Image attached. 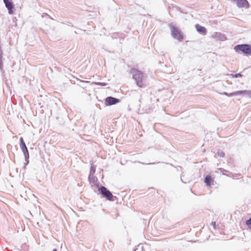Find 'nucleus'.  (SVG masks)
I'll list each match as a JSON object with an SVG mask.
<instances>
[{
	"label": "nucleus",
	"instance_id": "f257e3e1",
	"mask_svg": "<svg viewBox=\"0 0 251 251\" xmlns=\"http://www.w3.org/2000/svg\"><path fill=\"white\" fill-rule=\"evenodd\" d=\"M130 73L139 87L142 88L145 86L147 80V75L145 74L135 68L131 69Z\"/></svg>",
	"mask_w": 251,
	"mask_h": 251
},
{
	"label": "nucleus",
	"instance_id": "f03ea898",
	"mask_svg": "<svg viewBox=\"0 0 251 251\" xmlns=\"http://www.w3.org/2000/svg\"><path fill=\"white\" fill-rule=\"evenodd\" d=\"M234 50L238 53H243L246 55L251 56V45L247 44L237 45L234 47Z\"/></svg>",
	"mask_w": 251,
	"mask_h": 251
},
{
	"label": "nucleus",
	"instance_id": "7ed1b4c3",
	"mask_svg": "<svg viewBox=\"0 0 251 251\" xmlns=\"http://www.w3.org/2000/svg\"><path fill=\"white\" fill-rule=\"evenodd\" d=\"M98 190L102 197L106 198L109 201H113V198H116V197H114L112 193L104 186H101L99 188Z\"/></svg>",
	"mask_w": 251,
	"mask_h": 251
},
{
	"label": "nucleus",
	"instance_id": "20e7f679",
	"mask_svg": "<svg viewBox=\"0 0 251 251\" xmlns=\"http://www.w3.org/2000/svg\"><path fill=\"white\" fill-rule=\"evenodd\" d=\"M20 148L22 151L25 158V165H26L29 162L28 159L29 157V155L28 151L22 137L20 138Z\"/></svg>",
	"mask_w": 251,
	"mask_h": 251
},
{
	"label": "nucleus",
	"instance_id": "39448f33",
	"mask_svg": "<svg viewBox=\"0 0 251 251\" xmlns=\"http://www.w3.org/2000/svg\"><path fill=\"white\" fill-rule=\"evenodd\" d=\"M171 35L175 39L179 41H181L183 39V36L181 31L174 25L171 26Z\"/></svg>",
	"mask_w": 251,
	"mask_h": 251
},
{
	"label": "nucleus",
	"instance_id": "423d86ee",
	"mask_svg": "<svg viewBox=\"0 0 251 251\" xmlns=\"http://www.w3.org/2000/svg\"><path fill=\"white\" fill-rule=\"evenodd\" d=\"M119 102V99L112 97H108L105 100V104L106 105L115 104Z\"/></svg>",
	"mask_w": 251,
	"mask_h": 251
},
{
	"label": "nucleus",
	"instance_id": "0eeeda50",
	"mask_svg": "<svg viewBox=\"0 0 251 251\" xmlns=\"http://www.w3.org/2000/svg\"><path fill=\"white\" fill-rule=\"evenodd\" d=\"M5 7L8 10L9 14H12L14 13V5L12 0H3Z\"/></svg>",
	"mask_w": 251,
	"mask_h": 251
},
{
	"label": "nucleus",
	"instance_id": "6e6552de",
	"mask_svg": "<svg viewBox=\"0 0 251 251\" xmlns=\"http://www.w3.org/2000/svg\"><path fill=\"white\" fill-rule=\"evenodd\" d=\"M212 38L215 39L217 40H219L221 41H225L227 39L226 36L224 34L220 32H215L214 33L212 36Z\"/></svg>",
	"mask_w": 251,
	"mask_h": 251
},
{
	"label": "nucleus",
	"instance_id": "1a4fd4ad",
	"mask_svg": "<svg viewBox=\"0 0 251 251\" xmlns=\"http://www.w3.org/2000/svg\"><path fill=\"white\" fill-rule=\"evenodd\" d=\"M195 27L197 30V31L203 35H206L207 33V30L205 27L204 26H201L199 24H196L195 25Z\"/></svg>",
	"mask_w": 251,
	"mask_h": 251
},
{
	"label": "nucleus",
	"instance_id": "9d476101",
	"mask_svg": "<svg viewBox=\"0 0 251 251\" xmlns=\"http://www.w3.org/2000/svg\"><path fill=\"white\" fill-rule=\"evenodd\" d=\"M213 181V178L211 177L210 176L207 175L205 176L204 179V182L206 184L207 186H210L211 183Z\"/></svg>",
	"mask_w": 251,
	"mask_h": 251
},
{
	"label": "nucleus",
	"instance_id": "9b49d317",
	"mask_svg": "<svg viewBox=\"0 0 251 251\" xmlns=\"http://www.w3.org/2000/svg\"><path fill=\"white\" fill-rule=\"evenodd\" d=\"M88 180L90 183L95 184L97 181L98 179L94 176V175H89L88 176Z\"/></svg>",
	"mask_w": 251,
	"mask_h": 251
},
{
	"label": "nucleus",
	"instance_id": "f8f14e48",
	"mask_svg": "<svg viewBox=\"0 0 251 251\" xmlns=\"http://www.w3.org/2000/svg\"><path fill=\"white\" fill-rule=\"evenodd\" d=\"M247 92H248V91L247 90L238 91L233 93H230L229 96H237L241 94H246Z\"/></svg>",
	"mask_w": 251,
	"mask_h": 251
},
{
	"label": "nucleus",
	"instance_id": "ddd939ff",
	"mask_svg": "<svg viewBox=\"0 0 251 251\" xmlns=\"http://www.w3.org/2000/svg\"><path fill=\"white\" fill-rule=\"evenodd\" d=\"M2 51L1 50V49H0V70L1 72L2 71V67H3V62L2 60Z\"/></svg>",
	"mask_w": 251,
	"mask_h": 251
},
{
	"label": "nucleus",
	"instance_id": "4468645a",
	"mask_svg": "<svg viewBox=\"0 0 251 251\" xmlns=\"http://www.w3.org/2000/svg\"><path fill=\"white\" fill-rule=\"evenodd\" d=\"M216 155H218V156H220V157H223L225 156V153L222 151H217V153L216 154L215 156H216ZM215 157H217L216 156H215Z\"/></svg>",
	"mask_w": 251,
	"mask_h": 251
},
{
	"label": "nucleus",
	"instance_id": "2eb2a0df",
	"mask_svg": "<svg viewBox=\"0 0 251 251\" xmlns=\"http://www.w3.org/2000/svg\"><path fill=\"white\" fill-rule=\"evenodd\" d=\"M96 172V166L92 165L91 166L89 175H94Z\"/></svg>",
	"mask_w": 251,
	"mask_h": 251
},
{
	"label": "nucleus",
	"instance_id": "dca6fc26",
	"mask_svg": "<svg viewBox=\"0 0 251 251\" xmlns=\"http://www.w3.org/2000/svg\"><path fill=\"white\" fill-rule=\"evenodd\" d=\"M93 84L96 85H99L101 86H105L107 85V83L104 82H93Z\"/></svg>",
	"mask_w": 251,
	"mask_h": 251
},
{
	"label": "nucleus",
	"instance_id": "f3484780",
	"mask_svg": "<svg viewBox=\"0 0 251 251\" xmlns=\"http://www.w3.org/2000/svg\"><path fill=\"white\" fill-rule=\"evenodd\" d=\"M231 75L233 77H235V78L241 77L243 76V75L240 73L236 74L235 75L232 74Z\"/></svg>",
	"mask_w": 251,
	"mask_h": 251
},
{
	"label": "nucleus",
	"instance_id": "a211bd4d",
	"mask_svg": "<svg viewBox=\"0 0 251 251\" xmlns=\"http://www.w3.org/2000/svg\"><path fill=\"white\" fill-rule=\"evenodd\" d=\"M218 170L221 171V173H222L223 175H225V173L226 172H228V171L223 169V168H218Z\"/></svg>",
	"mask_w": 251,
	"mask_h": 251
},
{
	"label": "nucleus",
	"instance_id": "6ab92c4d",
	"mask_svg": "<svg viewBox=\"0 0 251 251\" xmlns=\"http://www.w3.org/2000/svg\"><path fill=\"white\" fill-rule=\"evenodd\" d=\"M246 223V225L248 226H251V218H250L249 220H247Z\"/></svg>",
	"mask_w": 251,
	"mask_h": 251
},
{
	"label": "nucleus",
	"instance_id": "aec40b11",
	"mask_svg": "<svg viewBox=\"0 0 251 251\" xmlns=\"http://www.w3.org/2000/svg\"><path fill=\"white\" fill-rule=\"evenodd\" d=\"M231 175H232V176H232L233 178L237 177H238V176H239L240 175V174H231Z\"/></svg>",
	"mask_w": 251,
	"mask_h": 251
},
{
	"label": "nucleus",
	"instance_id": "412c9836",
	"mask_svg": "<svg viewBox=\"0 0 251 251\" xmlns=\"http://www.w3.org/2000/svg\"><path fill=\"white\" fill-rule=\"evenodd\" d=\"M221 94L227 96L228 97H232L233 96H229V94H228L226 92H224V93H222Z\"/></svg>",
	"mask_w": 251,
	"mask_h": 251
},
{
	"label": "nucleus",
	"instance_id": "4be33fe9",
	"mask_svg": "<svg viewBox=\"0 0 251 251\" xmlns=\"http://www.w3.org/2000/svg\"><path fill=\"white\" fill-rule=\"evenodd\" d=\"M211 225L213 226L214 228H216V222H212L211 223Z\"/></svg>",
	"mask_w": 251,
	"mask_h": 251
},
{
	"label": "nucleus",
	"instance_id": "5701e85b",
	"mask_svg": "<svg viewBox=\"0 0 251 251\" xmlns=\"http://www.w3.org/2000/svg\"><path fill=\"white\" fill-rule=\"evenodd\" d=\"M246 94L249 95L250 97H251V91H248V92H247Z\"/></svg>",
	"mask_w": 251,
	"mask_h": 251
},
{
	"label": "nucleus",
	"instance_id": "b1692460",
	"mask_svg": "<svg viewBox=\"0 0 251 251\" xmlns=\"http://www.w3.org/2000/svg\"><path fill=\"white\" fill-rule=\"evenodd\" d=\"M52 251H57V249H53V250H52Z\"/></svg>",
	"mask_w": 251,
	"mask_h": 251
}]
</instances>
